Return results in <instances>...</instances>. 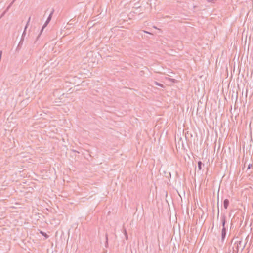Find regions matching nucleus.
I'll return each mask as SVG.
<instances>
[{"instance_id":"f03ea898","label":"nucleus","mask_w":253,"mask_h":253,"mask_svg":"<svg viewBox=\"0 0 253 253\" xmlns=\"http://www.w3.org/2000/svg\"><path fill=\"white\" fill-rule=\"evenodd\" d=\"M226 235V229L225 227L222 228L221 231V240L223 242Z\"/></svg>"},{"instance_id":"4be33fe9","label":"nucleus","mask_w":253,"mask_h":253,"mask_svg":"<svg viewBox=\"0 0 253 253\" xmlns=\"http://www.w3.org/2000/svg\"><path fill=\"white\" fill-rule=\"evenodd\" d=\"M219 216V211L218 212V213H217V217H218Z\"/></svg>"},{"instance_id":"1a4fd4ad","label":"nucleus","mask_w":253,"mask_h":253,"mask_svg":"<svg viewBox=\"0 0 253 253\" xmlns=\"http://www.w3.org/2000/svg\"><path fill=\"white\" fill-rule=\"evenodd\" d=\"M49 23L48 22H47V21H45V23L44 24V25H43V26L42 27V30L41 31V33L40 34H39V36H40V34H41V33L42 32V31L43 30V29L46 27L47 26V25H48V24Z\"/></svg>"},{"instance_id":"20e7f679","label":"nucleus","mask_w":253,"mask_h":253,"mask_svg":"<svg viewBox=\"0 0 253 253\" xmlns=\"http://www.w3.org/2000/svg\"><path fill=\"white\" fill-rule=\"evenodd\" d=\"M221 221H222V228L225 227V224H226V216L225 215H222L221 217Z\"/></svg>"},{"instance_id":"dca6fc26","label":"nucleus","mask_w":253,"mask_h":253,"mask_svg":"<svg viewBox=\"0 0 253 253\" xmlns=\"http://www.w3.org/2000/svg\"><path fill=\"white\" fill-rule=\"evenodd\" d=\"M7 11L6 10H5V11L2 13V14H1V16H0V18H1L2 16H3L4 15V14L6 13V12H7Z\"/></svg>"},{"instance_id":"9b49d317","label":"nucleus","mask_w":253,"mask_h":253,"mask_svg":"<svg viewBox=\"0 0 253 253\" xmlns=\"http://www.w3.org/2000/svg\"><path fill=\"white\" fill-rule=\"evenodd\" d=\"M154 84L156 85H158L161 87H164V85L163 84H161V83H159L156 81H154Z\"/></svg>"},{"instance_id":"0eeeda50","label":"nucleus","mask_w":253,"mask_h":253,"mask_svg":"<svg viewBox=\"0 0 253 253\" xmlns=\"http://www.w3.org/2000/svg\"><path fill=\"white\" fill-rule=\"evenodd\" d=\"M105 239H106V242H105V246L106 248H108V237L107 233H106V234H105Z\"/></svg>"},{"instance_id":"7ed1b4c3","label":"nucleus","mask_w":253,"mask_h":253,"mask_svg":"<svg viewBox=\"0 0 253 253\" xmlns=\"http://www.w3.org/2000/svg\"><path fill=\"white\" fill-rule=\"evenodd\" d=\"M23 41H24V39L23 38H21V40L19 42V44L16 48V51H19L20 50V49L21 48L22 46V45H23Z\"/></svg>"},{"instance_id":"423d86ee","label":"nucleus","mask_w":253,"mask_h":253,"mask_svg":"<svg viewBox=\"0 0 253 253\" xmlns=\"http://www.w3.org/2000/svg\"><path fill=\"white\" fill-rule=\"evenodd\" d=\"M229 205V201L228 199H226L223 201V206L225 209H227Z\"/></svg>"},{"instance_id":"4468645a","label":"nucleus","mask_w":253,"mask_h":253,"mask_svg":"<svg viewBox=\"0 0 253 253\" xmlns=\"http://www.w3.org/2000/svg\"><path fill=\"white\" fill-rule=\"evenodd\" d=\"M13 2H11V3L8 6V7L6 8V10L7 11H8L9 10V9L10 8V7L12 6V5L13 4Z\"/></svg>"},{"instance_id":"9d476101","label":"nucleus","mask_w":253,"mask_h":253,"mask_svg":"<svg viewBox=\"0 0 253 253\" xmlns=\"http://www.w3.org/2000/svg\"><path fill=\"white\" fill-rule=\"evenodd\" d=\"M123 229L124 234L125 236V238H126V240H127L128 239V235L126 233V229L124 227H123Z\"/></svg>"},{"instance_id":"6e6552de","label":"nucleus","mask_w":253,"mask_h":253,"mask_svg":"<svg viewBox=\"0 0 253 253\" xmlns=\"http://www.w3.org/2000/svg\"><path fill=\"white\" fill-rule=\"evenodd\" d=\"M202 165H204L202 163V162L200 161H198V170H201L202 169Z\"/></svg>"},{"instance_id":"412c9836","label":"nucleus","mask_w":253,"mask_h":253,"mask_svg":"<svg viewBox=\"0 0 253 253\" xmlns=\"http://www.w3.org/2000/svg\"><path fill=\"white\" fill-rule=\"evenodd\" d=\"M16 1V0H13L11 2H13V3Z\"/></svg>"},{"instance_id":"aec40b11","label":"nucleus","mask_w":253,"mask_h":253,"mask_svg":"<svg viewBox=\"0 0 253 253\" xmlns=\"http://www.w3.org/2000/svg\"><path fill=\"white\" fill-rule=\"evenodd\" d=\"M246 162V160H245V164H244V168L245 167Z\"/></svg>"},{"instance_id":"a211bd4d","label":"nucleus","mask_w":253,"mask_h":253,"mask_svg":"<svg viewBox=\"0 0 253 253\" xmlns=\"http://www.w3.org/2000/svg\"><path fill=\"white\" fill-rule=\"evenodd\" d=\"M51 19H50V18L48 17L47 20H46V21L49 23V22L50 21Z\"/></svg>"},{"instance_id":"2eb2a0df","label":"nucleus","mask_w":253,"mask_h":253,"mask_svg":"<svg viewBox=\"0 0 253 253\" xmlns=\"http://www.w3.org/2000/svg\"><path fill=\"white\" fill-rule=\"evenodd\" d=\"M208 2H213L214 3L215 1V0H207Z\"/></svg>"},{"instance_id":"6ab92c4d","label":"nucleus","mask_w":253,"mask_h":253,"mask_svg":"<svg viewBox=\"0 0 253 253\" xmlns=\"http://www.w3.org/2000/svg\"><path fill=\"white\" fill-rule=\"evenodd\" d=\"M144 32L146 33H148V34H151L150 33L147 32V31H144Z\"/></svg>"},{"instance_id":"f8f14e48","label":"nucleus","mask_w":253,"mask_h":253,"mask_svg":"<svg viewBox=\"0 0 253 253\" xmlns=\"http://www.w3.org/2000/svg\"><path fill=\"white\" fill-rule=\"evenodd\" d=\"M40 233H41V234L42 235H43V236H44L46 237V238H47V237H48V236L46 234V233H45V232H44L41 231V232H40Z\"/></svg>"},{"instance_id":"f3484780","label":"nucleus","mask_w":253,"mask_h":253,"mask_svg":"<svg viewBox=\"0 0 253 253\" xmlns=\"http://www.w3.org/2000/svg\"><path fill=\"white\" fill-rule=\"evenodd\" d=\"M53 11H52L51 13L49 14V16L48 17V18H50V19H51V17H52V15L53 14Z\"/></svg>"},{"instance_id":"ddd939ff","label":"nucleus","mask_w":253,"mask_h":253,"mask_svg":"<svg viewBox=\"0 0 253 253\" xmlns=\"http://www.w3.org/2000/svg\"><path fill=\"white\" fill-rule=\"evenodd\" d=\"M253 167V164H249L248 166V168H247V170L251 169Z\"/></svg>"},{"instance_id":"39448f33","label":"nucleus","mask_w":253,"mask_h":253,"mask_svg":"<svg viewBox=\"0 0 253 253\" xmlns=\"http://www.w3.org/2000/svg\"><path fill=\"white\" fill-rule=\"evenodd\" d=\"M30 20V17L29 18V19H28V20L27 21V24H26V26L25 27L24 30L23 32L22 36H21V38H23L24 40V37H25V35H26V29L27 28V26H28V24Z\"/></svg>"},{"instance_id":"f257e3e1","label":"nucleus","mask_w":253,"mask_h":253,"mask_svg":"<svg viewBox=\"0 0 253 253\" xmlns=\"http://www.w3.org/2000/svg\"><path fill=\"white\" fill-rule=\"evenodd\" d=\"M245 245L242 244V242L241 241H236L234 246L233 247V252H238L240 249L242 251L245 247Z\"/></svg>"}]
</instances>
